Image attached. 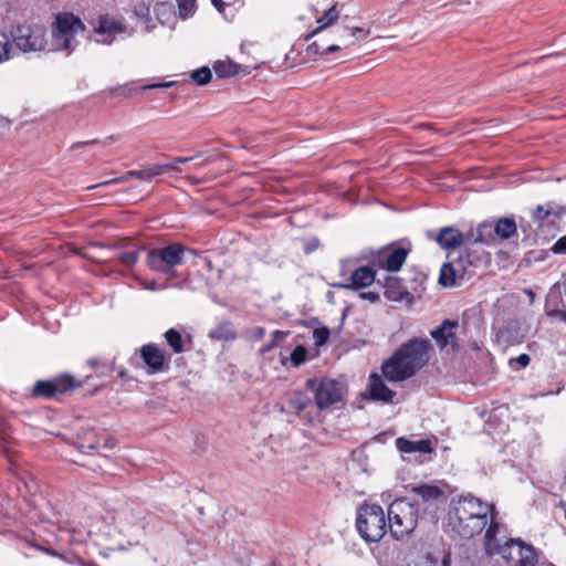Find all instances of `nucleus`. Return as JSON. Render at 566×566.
Segmentation results:
<instances>
[{
  "label": "nucleus",
  "mask_w": 566,
  "mask_h": 566,
  "mask_svg": "<svg viewBox=\"0 0 566 566\" xmlns=\"http://www.w3.org/2000/svg\"><path fill=\"white\" fill-rule=\"evenodd\" d=\"M490 521H495V507L471 494L461 495L452 501L449 512V525L454 533L464 538L480 534Z\"/></svg>",
  "instance_id": "obj_1"
},
{
  "label": "nucleus",
  "mask_w": 566,
  "mask_h": 566,
  "mask_svg": "<svg viewBox=\"0 0 566 566\" xmlns=\"http://www.w3.org/2000/svg\"><path fill=\"white\" fill-rule=\"evenodd\" d=\"M431 343L426 338H412L402 344L381 365L384 377L392 382L411 378L429 361Z\"/></svg>",
  "instance_id": "obj_2"
},
{
  "label": "nucleus",
  "mask_w": 566,
  "mask_h": 566,
  "mask_svg": "<svg viewBox=\"0 0 566 566\" xmlns=\"http://www.w3.org/2000/svg\"><path fill=\"white\" fill-rule=\"evenodd\" d=\"M499 523L492 522L484 536V546L489 555L500 554L509 566H534L537 556L531 545L521 539H506L503 544L497 538Z\"/></svg>",
  "instance_id": "obj_3"
},
{
  "label": "nucleus",
  "mask_w": 566,
  "mask_h": 566,
  "mask_svg": "<svg viewBox=\"0 0 566 566\" xmlns=\"http://www.w3.org/2000/svg\"><path fill=\"white\" fill-rule=\"evenodd\" d=\"M419 511L409 499H397L388 507V528L396 539L408 537L418 525Z\"/></svg>",
  "instance_id": "obj_4"
},
{
  "label": "nucleus",
  "mask_w": 566,
  "mask_h": 566,
  "mask_svg": "<svg viewBox=\"0 0 566 566\" xmlns=\"http://www.w3.org/2000/svg\"><path fill=\"white\" fill-rule=\"evenodd\" d=\"M84 29V23L73 13L57 14L52 25L51 50L70 54L77 46L76 35Z\"/></svg>",
  "instance_id": "obj_5"
},
{
  "label": "nucleus",
  "mask_w": 566,
  "mask_h": 566,
  "mask_svg": "<svg viewBox=\"0 0 566 566\" xmlns=\"http://www.w3.org/2000/svg\"><path fill=\"white\" fill-rule=\"evenodd\" d=\"M387 520L381 506L361 505L356 517V527L366 542L380 541L387 531Z\"/></svg>",
  "instance_id": "obj_6"
},
{
  "label": "nucleus",
  "mask_w": 566,
  "mask_h": 566,
  "mask_svg": "<svg viewBox=\"0 0 566 566\" xmlns=\"http://www.w3.org/2000/svg\"><path fill=\"white\" fill-rule=\"evenodd\" d=\"M184 253L185 248L179 243L151 249L147 253L146 263L153 271L174 275L175 266L184 263Z\"/></svg>",
  "instance_id": "obj_7"
},
{
  "label": "nucleus",
  "mask_w": 566,
  "mask_h": 566,
  "mask_svg": "<svg viewBox=\"0 0 566 566\" xmlns=\"http://www.w3.org/2000/svg\"><path fill=\"white\" fill-rule=\"evenodd\" d=\"M14 45L22 52H38L48 44L46 28L42 24H19L11 30Z\"/></svg>",
  "instance_id": "obj_8"
},
{
  "label": "nucleus",
  "mask_w": 566,
  "mask_h": 566,
  "mask_svg": "<svg viewBox=\"0 0 566 566\" xmlns=\"http://www.w3.org/2000/svg\"><path fill=\"white\" fill-rule=\"evenodd\" d=\"M306 386L314 394L319 409L328 408L342 400V386L334 379H307Z\"/></svg>",
  "instance_id": "obj_9"
},
{
  "label": "nucleus",
  "mask_w": 566,
  "mask_h": 566,
  "mask_svg": "<svg viewBox=\"0 0 566 566\" xmlns=\"http://www.w3.org/2000/svg\"><path fill=\"white\" fill-rule=\"evenodd\" d=\"M473 265L469 256H459L449 263L442 265L440 270L439 283L444 287L461 285L463 281L473 275Z\"/></svg>",
  "instance_id": "obj_10"
},
{
  "label": "nucleus",
  "mask_w": 566,
  "mask_h": 566,
  "mask_svg": "<svg viewBox=\"0 0 566 566\" xmlns=\"http://www.w3.org/2000/svg\"><path fill=\"white\" fill-rule=\"evenodd\" d=\"M411 493L412 500L410 501L418 511L420 509L424 512L432 511L446 501L444 492L436 485L420 484L415 486Z\"/></svg>",
  "instance_id": "obj_11"
},
{
  "label": "nucleus",
  "mask_w": 566,
  "mask_h": 566,
  "mask_svg": "<svg viewBox=\"0 0 566 566\" xmlns=\"http://www.w3.org/2000/svg\"><path fill=\"white\" fill-rule=\"evenodd\" d=\"M174 168H175L174 164H156V165L149 166L142 170H130L120 177L91 186V187H88V189L104 187V186H108V185H113V184L127 182V181H129L132 179H136V178L146 180V181H151L155 177L164 175L167 171H169V169H174Z\"/></svg>",
  "instance_id": "obj_12"
},
{
  "label": "nucleus",
  "mask_w": 566,
  "mask_h": 566,
  "mask_svg": "<svg viewBox=\"0 0 566 566\" xmlns=\"http://www.w3.org/2000/svg\"><path fill=\"white\" fill-rule=\"evenodd\" d=\"M94 41L98 44H111L119 34L126 32L123 23L109 15H101L94 27Z\"/></svg>",
  "instance_id": "obj_13"
},
{
  "label": "nucleus",
  "mask_w": 566,
  "mask_h": 566,
  "mask_svg": "<svg viewBox=\"0 0 566 566\" xmlns=\"http://www.w3.org/2000/svg\"><path fill=\"white\" fill-rule=\"evenodd\" d=\"M71 388H73V378L71 376H62L54 380H39L34 385L33 395L51 398Z\"/></svg>",
  "instance_id": "obj_14"
},
{
  "label": "nucleus",
  "mask_w": 566,
  "mask_h": 566,
  "mask_svg": "<svg viewBox=\"0 0 566 566\" xmlns=\"http://www.w3.org/2000/svg\"><path fill=\"white\" fill-rule=\"evenodd\" d=\"M361 396L365 399L368 398L375 401L388 403L392 401L395 391L387 387L381 376L374 373L369 376L367 388Z\"/></svg>",
  "instance_id": "obj_15"
},
{
  "label": "nucleus",
  "mask_w": 566,
  "mask_h": 566,
  "mask_svg": "<svg viewBox=\"0 0 566 566\" xmlns=\"http://www.w3.org/2000/svg\"><path fill=\"white\" fill-rule=\"evenodd\" d=\"M375 281V272L369 266H360L356 269L350 276L343 282L335 283L334 286L342 289H363L370 285Z\"/></svg>",
  "instance_id": "obj_16"
},
{
  "label": "nucleus",
  "mask_w": 566,
  "mask_h": 566,
  "mask_svg": "<svg viewBox=\"0 0 566 566\" xmlns=\"http://www.w3.org/2000/svg\"><path fill=\"white\" fill-rule=\"evenodd\" d=\"M459 327L458 321L446 319L436 329L431 332L432 338L437 342L440 348L451 346L453 349H458L457 338L454 331Z\"/></svg>",
  "instance_id": "obj_17"
},
{
  "label": "nucleus",
  "mask_w": 566,
  "mask_h": 566,
  "mask_svg": "<svg viewBox=\"0 0 566 566\" xmlns=\"http://www.w3.org/2000/svg\"><path fill=\"white\" fill-rule=\"evenodd\" d=\"M396 447L401 453H431L433 442L430 439L411 440L403 437L396 439Z\"/></svg>",
  "instance_id": "obj_18"
},
{
  "label": "nucleus",
  "mask_w": 566,
  "mask_h": 566,
  "mask_svg": "<svg viewBox=\"0 0 566 566\" xmlns=\"http://www.w3.org/2000/svg\"><path fill=\"white\" fill-rule=\"evenodd\" d=\"M145 364L154 371H161L165 368V354L154 344L144 345L140 349Z\"/></svg>",
  "instance_id": "obj_19"
},
{
  "label": "nucleus",
  "mask_w": 566,
  "mask_h": 566,
  "mask_svg": "<svg viewBox=\"0 0 566 566\" xmlns=\"http://www.w3.org/2000/svg\"><path fill=\"white\" fill-rule=\"evenodd\" d=\"M437 242L442 249H455L463 243H467V234L464 235L452 227H446L440 230L437 237Z\"/></svg>",
  "instance_id": "obj_20"
},
{
  "label": "nucleus",
  "mask_w": 566,
  "mask_h": 566,
  "mask_svg": "<svg viewBox=\"0 0 566 566\" xmlns=\"http://www.w3.org/2000/svg\"><path fill=\"white\" fill-rule=\"evenodd\" d=\"M408 251L403 248L385 251L379 256V264L388 271H398L406 261Z\"/></svg>",
  "instance_id": "obj_21"
},
{
  "label": "nucleus",
  "mask_w": 566,
  "mask_h": 566,
  "mask_svg": "<svg viewBox=\"0 0 566 566\" xmlns=\"http://www.w3.org/2000/svg\"><path fill=\"white\" fill-rule=\"evenodd\" d=\"M494 226L489 222L480 223L476 229H471L467 233V243H484L490 244L494 241Z\"/></svg>",
  "instance_id": "obj_22"
},
{
  "label": "nucleus",
  "mask_w": 566,
  "mask_h": 566,
  "mask_svg": "<svg viewBox=\"0 0 566 566\" xmlns=\"http://www.w3.org/2000/svg\"><path fill=\"white\" fill-rule=\"evenodd\" d=\"M566 212V207L557 205L555 202H547L542 206H537L536 209L532 213V218L534 221H536L538 224L544 222L548 217L555 216L559 217Z\"/></svg>",
  "instance_id": "obj_23"
},
{
  "label": "nucleus",
  "mask_w": 566,
  "mask_h": 566,
  "mask_svg": "<svg viewBox=\"0 0 566 566\" xmlns=\"http://www.w3.org/2000/svg\"><path fill=\"white\" fill-rule=\"evenodd\" d=\"M517 227L513 217L500 218L494 224V233L502 240H507L516 234Z\"/></svg>",
  "instance_id": "obj_24"
},
{
  "label": "nucleus",
  "mask_w": 566,
  "mask_h": 566,
  "mask_svg": "<svg viewBox=\"0 0 566 566\" xmlns=\"http://www.w3.org/2000/svg\"><path fill=\"white\" fill-rule=\"evenodd\" d=\"M208 336L214 340H233L237 338V333L230 322H222L212 328Z\"/></svg>",
  "instance_id": "obj_25"
},
{
  "label": "nucleus",
  "mask_w": 566,
  "mask_h": 566,
  "mask_svg": "<svg viewBox=\"0 0 566 566\" xmlns=\"http://www.w3.org/2000/svg\"><path fill=\"white\" fill-rule=\"evenodd\" d=\"M385 296L390 301L400 302L409 296V293L399 285L397 279L388 277L385 285Z\"/></svg>",
  "instance_id": "obj_26"
},
{
  "label": "nucleus",
  "mask_w": 566,
  "mask_h": 566,
  "mask_svg": "<svg viewBox=\"0 0 566 566\" xmlns=\"http://www.w3.org/2000/svg\"><path fill=\"white\" fill-rule=\"evenodd\" d=\"M213 70L216 72V74L218 75V77L224 78V77H230V76L237 75L239 73L240 65L235 64L234 62H232L230 60H224V61L220 60V61L214 62Z\"/></svg>",
  "instance_id": "obj_27"
},
{
  "label": "nucleus",
  "mask_w": 566,
  "mask_h": 566,
  "mask_svg": "<svg viewBox=\"0 0 566 566\" xmlns=\"http://www.w3.org/2000/svg\"><path fill=\"white\" fill-rule=\"evenodd\" d=\"M165 338L168 345L172 348L174 353L179 354L184 352V340L181 334L175 329L170 328L165 333Z\"/></svg>",
  "instance_id": "obj_28"
},
{
  "label": "nucleus",
  "mask_w": 566,
  "mask_h": 566,
  "mask_svg": "<svg viewBox=\"0 0 566 566\" xmlns=\"http://www.w3.org/2000/svg\"><path fill=\"white\" fill-rule=\"evenodd\" d=\"M289 407L295 409L296 411H302L311 406V398L303 392H294L289 399Z\"/></svg>",
  "instance_id": "obj_29"
},
{
  "label": "nucleus",
  "mask_w": 566,
  "mask_h": 566,
  "mask_svg": "<svg viewBox=\"0 0 566 566\" xmlns=\"http://www.w3.org/2000/svg\"><path fill=\"white\" fill-rule=\"evenodd\" d=\"M338 19V11L335 7L329 8L324 12V14L317 20V23H319V27L314 31V33H317L318 31L323 30L324 28L331 25Z\"/></svg>",
  "instance_id": "obj_30"
},
{
  "label": "nucleus",
  "mask_w": 566,
  "mask_h": 566,
  "mask_svg": "<svg viewBox=\"0 0 566 566\" xmlns=\"http://www.w3.org/2000/svg\"><path fill=\"white\" fill-rule=\"evenodd\" d=\"M179 9V17L188 19L196 11V0H176Z\"/></svg>",
  "instance_id": "obj_31"
},
{
  "label": "nucleus",
  "mask_w": 566,
  "mask_h": 566,
  "mask_svg": "<svg viewBox=\"0 0 566 566\" xmlns=\"http://www.w3.org/2000/svg\"><path fill=\"white\" fill-rule=\"evenodd\" d=\"M212 76L211 70L207 66H202L191 73V78L198 85H205L210 82Z\"/></svg>",
  "instance_id": "obj_32"
},
{
  "label": "nucleus",
  "mask_w": 566,
  "mask_h": 566,
  "mask_svg": "<svg viewBox=\"0 0 566 566\" xmlns=\"http://www.w3.org/2000/svg\"><path fill=\"white\" fill-rule=\"evenodd\" d=\"M140 250H144V248L132 251H123L118 254V259L124 265L132 266L138 262Z\"/></svg>",
  "instance_id": "obj_33"
},
{
  "label": "nucleus",
  "mask_w": 566,
  "mask_h": 566,
  "mask_svg": "<svg viewBox=\"0 0 566 566\" xmlns=\"http://www.w3.org/2000/svg\"><path fill=\"white\" fill-rule=\"evenodd\" d=\"M406 566H438V560L430 556H419L416 559L409 562ZM442 566H448V558L444 557Z\"/></svg>",
  "instance_id": "obj_34"
},
{
  "label": "nucleus",
  "mask_w": 566,
  "mask_h": 566,
  "mask_svg": "<svg viewBox=\"0 0 566 566\" xmlns=\"http://www.w3.org/2000/svg\"><path fill=\"white\" fill-rule=\"evenodd\" d=\"M307 350L304 346H296L291 353L290 359L295 367L300 366L306 360Z\"/></svg>",
  "instance_id": "obj_35"
},
{
  "label": "nucleus",
  "mask_w": 566,
  "mask_h": 566,
  "mask_svg": "<svg viewBox=\"0 0 566 566\" xmlns=\"http://www.w3.org/2000/svg\"><path fill=\"white\" fill-rule=\"evenodd\" d=\"M329 337V331L326 327L316 328L313 332V339L316 346H323Z\"/></svg>",
  "instance_id": "obj_36"
},
{
  "label": "nucleus",
  "mask_w": 566,
  "mask_h": 566,
  "mask_svg": "<svg viewBox=\"0 0 566 566\" xmlns=\"http://www.w3.org/2000/svg\"><path fill=\"white\" fill-rule=\"evenodd\" d=\"M10 55V42L4 33H0V63L7 61Z\"/></svg>",
  "instance_id": "obj_37"
},
{
  "label": "nucleus",
  "mask_w": 566,
  "mask_h": 566,
  "mask_svg": "<svg viewBox=\"0 0 566 566\" xmlns=\"http://www.w3.org/2000/svg\"><path fill=\"white\" fill-rule=\"evenodd\" d=\"M555 254H566V234L560 237L552 247Z\"/></svg>",
  "instance_id": "obj_38"
},
{
  "label": "nucleus",
  "mask_w": 566,
  "mask_h": 566,
  "mask_svg": "<svg viewBox=\"0 0 566 566\" xmlns=\"http://www.w3.org/2000/svg\"><path fill=\"white\" fill-rule=\"evenodd\" d=\"M202 156L201 153L197 154L196 156L193 157H177L175 158L170 164H174L175 165V168L171 169L172 171H177V172H180V169L178 168V165L179 164H187V163H190L192 161L193 159H197V158H200Z\"/></svg>",
  "instance_id": "obj_39"
},
{
  "label": "nucleus",
  "mask_w": 566,
  "mask_h": 566,
  "mask_svg": "<svg viewBox=\"0 0 566 566\" xmlns=\"http://www.w3.org/2000/svg\"><path fill=\"white\" fill-rule=\"evenodd\" d=\"M286 334H287V333L282 332V331H274V332H273V334H272V336H273V342H272V343L266 347V349L272 348V347L275 345V343H276L277 340H282V339L286 336Z\"/></svg>",
  "instance_id": "obj_40"
},
{
  "label": "nucleus",
  "mask_w": 566,
  "mask_h": 566,
  "mask_svg": "<svg viewBox=\"0 0 566 566\" xmlns=\"http://www.w3.org/2000/svg\"><path fill=\"white\" fill-rule=\"evenodd\" d=\"M360 297L368 300L370 303H375L379 300V295L375 292H363L360 293Z\"/></svg>",
  "instance_id": "obj_41"
},
{
  "label": "nucleus",
  "mask_w": 566,
  "mask_h": 566,
  "mask_svg": "<svg viewBox=\"0 0 566 566\" xmlns=\"http://www.w3.org/2000/svg\"><path fill=\"white\" fill-rule=\"evenodd\" d=\"M515 360L517 364H520L522 367H526L530 364V356L527 354H521L515 359H511V363Z\"/></svg>",
  "instance_id": "obj_42"
},
{
  "label": "nucleus",
  "mask_w": 566,
  "mask_h": 566,
  "mask_svg": "<svg viewBox=\"0 0 566 566\" xmlns=\"http://www.w3.org/2000/svg\"><path fill=\"white\" fill-rule=\"evenodd\" d=\"M551 315H554L556 316L558 319H560L562 322L566 323V311H553L551 313Z\"/></svg>",
  "instance_id": "obj_43"
},
{
  "label": "nucleus",
  "mask_w": 566,
  "mask_h": 566,
  "mask_svg": "<svg viewBox=\"0 0 566 566\" xmlns=\"http://www.w3.org/2000/svg\"><path fill=\"white\" fill-rule=\"evenodd\" d=\"M169 8L166 3H158L155 8V12L159 15L160 13L165 12Z\"/></svg>",
  "instance_id": "obj_44"
},
{
  "label": "nucleus",
  "mask_w": 566,
  "mask_h": 566,
  "mask_svg": "<svg viewBox=\"0 0 566 566\" xmlns=\"http://www.w3.org/2000/svg\"><path fill=\"white\" fill-rule=\"evenodd\" d=\"M212 4L218 9V11L222 12L224 3L222 0H211Z\"/></svg>",
  "instance_id": "obj_45"
},
{
  "label": "nucleus",
  "mask_w": 566,
  "mask_h": 566,
  "mask_svg": "<svg viewBox=\"0 0 566 566\" xmlns=\"http://www.w3.org/2000/svg\"><path fill=\"white\" fill-rule=\"evenodd\" d=\"M170 84L168 83H163V84H151V85H145L143 88L144 90H149V88H156V87H167L169 86Z\"/></svg>",
  "instance_id": "obj_46"
},
{
  "label": "nucleus",
  "mask_w": 566,
  "mask_h": 566,
  "mask_svg": "<svg viewBox=\"0 0 566 566\" xmlns=\"http://www.w3.org/2000/svg\"><path fill=\"white\" fill-rule=\"evenodd\" d=\"M210 161H211V160H210V158H207V159H205V160H202V161H200V163H196V164H195V168L199 169V168H201V167H203V166L208 165Z\"/></svg>",
  "instance_id": "obj_47"
},
{
  "label": "nucleus",
  "mask_w": 566,
  "mask_h": 566,
  "mask_svg": "<svg viewBox=\"0 0 566 566\" xmlns=\"http://www.w3.org/2000/svg\"><path fill=\"white\" fill-rule=\"evenodd\" d=\"M339 50L338 45L332 44L329 45L324 53H333Z\"/></svg>",
  "instance_id": "obj_48"
},
{
  "label": "nucleus",
  "mask_w": 566,
  "mask_h": 566,
  "mask_svg": "<svg viewBox=\"0 0 566 566\" xmlns=\"http://www.w3.org/2000/svg\"><path fill=\"white\" fill-rule=\"evenodd\" d=\"M363 33V29L360 28H354L352 31V35L357 38V34Z\"/></svg>",
  "instance_id": "obj_49"
},
{
  "label": "nucleus",
  "mask_w": 566,
  "mask_h": 566,
  "mask_svg": "<svg viewBox=\"0 0 566 566\" xmlns=\"http://www.w3.org/2000/svg\"><path fill=\"white\" fill-rule=\"evenodd\" d=\"M146 289L150 291H156L158 289L156 282H151L150 284L146 285Z\"/></svg>",
  "instance_id": "obj_50"
},
{
  "label": "nucleus",
  "mask_w": 566,
  "mask_h": 566,
  "mask_svg": "<svg viewBox=\"0 0 566 566\" xmlns=\"http://www.w3.org/2000/svg\"><path fill=\"white\" fill-rule=\"evenodd\" d=\"M108 140H115V136H114V135L108 136V137L104 140V144H106Z\"/></svg>",
  "instance_id": "obj_51"
},
{
  "label": "nucleus",
  "mask_w": 566,
  "mask_h": 566,
  "mask_svg": "<svg viewBox=\"0 0 566 566\" xmlns=\"http://www.w3.org/2000/svg\"><path fill=\"white\" fill-rule=\"evenodd\" d=\"M96 140H86V142H83V143H77L76 145H86V144H91V143H95Z\"/></svg>",
  "instance_id": "obj_52"
},
{
  "label": "nucleus",
  "mask_w": 566,
  "mask_h": 566,
  "mask_svg": "<svg viewBox=\"0 0 566 566\" xmlns=\"http://www.w3.org/2000/svg\"><path fill=\"white\" fill-rule=\"evenodd\" d=\"M264 334V328L259 327L258 328V335L262 336Z\"/></svg>",
  "instance_id": "obj_53"
}]
</instances>
